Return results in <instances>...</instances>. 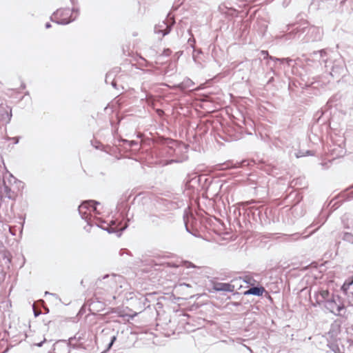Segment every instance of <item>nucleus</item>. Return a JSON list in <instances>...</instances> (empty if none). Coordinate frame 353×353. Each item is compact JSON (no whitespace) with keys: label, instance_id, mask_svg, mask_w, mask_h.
I'll use <instances>...</instances> for the list:
<instances>
[{"label":"nucleus","instance_id":"obj_1","mask_svg":"<svg viewBox=\"0 0 353 353\" xmlns=\"http://www.w3.org/2000/svg\"><path fill=\"white\" fill-rule=\"evenodd\" d=\"M324 307L336 316H343L346 310L344 304L340 301V297L332 294L327 300Z\"/></svg>","mask_w":353,"mask_h":353},{"label":"nucleus","instance_id":"obj_2","mask_svg":"<svg viewBox=\"0 0 353 353\" xmlns=\"http://www.w3.org/2000/svg\"><path fill=\"white\" fill-rule=\"evenodd\" d=\"M305 35L302 38L303 43L321 41L323 36V31L319 27L309 26L305 23Z\"/></svg>","mask_w":353,"mask_h":353},{"label":"nucleus","instance_id":"obj_3","mask_svg":"<svg viewBox=\"0 0 353 353\" xmlns=\"http://www.w3.org/2000/svg\"><path fill=\"white\" fill-rule=\"evenodd\" d=\"M71 15L72 12L70 9H59L53 13L50 19L57 24L67 25L75 19V18L70 19Z\"/></svg>","mask_w":353,"mask_h":353},{"label":"nucleus","instance_id":"obj_4","mask_svg":"<svg viewBox=\"0 0 353 353\" xmlns=\"http://www.w3.org/2000/svg\"><path fill=\"white\" fill-rule=\"evenodd\" d=\"M99 204V202L89 200L83 202L79 206V212L83 219H85L88 223H90V218L89 217L91 210L94 212H97L96 205Z\"/></svg>","mask_w":353,"mask_h":353},{"label":"nucleus","instance_id":"obj_5","mask_svg":"<svg viewBox=\"0 0 353 353\" xmlns=\"http://www.w3.org/2000/svg\"><path fill=\"white\" fill-rule=\"evenodd\" d=\"M77 339V336L70 339V343L65 341H59L54 344V353H70V345L72 341Z\"/></svg>","mask_w":353,"mask_h":353},{"label":"nucleus","instance_id":"obj_6","mask_svg":"<svg viewBox=\"0 0 353 353\" xmlns=\"http://www.w3.org/2000/svg\"><path fill=\"white\" fill-rule=\"evenodd\" d=\"M303 34H305V23L296 26L290 32L283 35V37L286 40L300 39Z\"/></svg>","mask_w":353,"mask_h":353},{"label":"nucleus","instance_id":"obj_7","mask_svg":"<svg viewBox=\"0 0 353 353\" xmlns=\"http://www.w3.org/2000/svg\"><path fill=\"white\" fill-rule=\"evenodd\" d=\"M332 294H330L329 291L327 290H322L314 294V299L316 300V304L318 305H325L327 300L329 299Z\"/></svg>","mask_w":353,"mask_h":353},{"label":"nucleus","instance_id":"obj_8","mask_svg":"<svg viewBox=\"0 0 353 353\" xmlns=\"http://www.w3.org/2000/svg\"><path fill=\"white\" fill-rule=\"evenodd\" d=\"M213 289L217 292H233L234 291V285L227 283H215Z\"/></svg>","mask_w":353,"mask_h":353},{"label":"nucleus","instance_id":"obj_9","mask_svg":"<svg viewBox=\"0 0 353 353\" xmlns=\"http://www.w3.org/2000/svg\"><path fill=\"white\" fill-rule=\"evenodd\" d=\"M164 217L165 216L163 214L157 215L150 214L148 215L150 223L155 226H160L162 223V221L164 220Z\"/></svg>","mask_w":353,"mask_h":353},{"label":"nucleus","instance_id":"obj_10","mask_svg":"<svg viewBox=\"0 0 353 353\" xmlns=\"http://www.w3.org/2000/svg\"><path fill=\"white\" fill-rule=\"evenodd\" d=\"M194 85V83L190 79L186 78L181 83L176 85V87L181 90H185L193 88Z\"/></svg>","mask_w":353,"mask_h":353},{"label":"nucleus","instance_id":"obj_11","mask_svg":"<svg viewBox=\"0 0 353 353\" xmlns=\"http://www.w3.org/2000/svg\"><path fill=\"white\" fill-rule=\"evenodd\" d=\"M263 291L264 288L262 287H252L250 288L245 294H252L255 296H261L262 295Z\"/></svg>","mask_w":353,"mask_h":353},{"label":"nucleus","instance_id":"obj_12","mask_svg":"<svg viewBox=\"0 0 353 353\" xmlns=\"http://www.w3.org/2000/svg\"><path fill=\"white\" fill-rule=\"evenodd\" d=\"M327 56V52L326 50L322 49L321 50L318 51H314L310 54V57L313 59L319 58L318 59L319 61H321V59H323L325 57Z\"/></svg>","mask_w":353,"mask_h":353},{"label":"nucleus","instance_id":"obj_13","mask_svg":"<svg viewBox=\"0 0 353 353\" xmlns=\"http://www.w3.org/2000/svg\"><path fill=\"white\" fill-rule=\"evenodd\" d=\"M352 285H353V278L345 280L344 283L341 286V290L345 295H347L348 290L350 289Z\"/></svg>","mask_w":353,"mask_h":353},{"label":"nucleus","instance_id":"obj_14","mask_svg":"<svg viewBox=\"0 0 353 353\" xmlns=\"http://www.w3.org/2000/svg\"><path fill=\"white\" fill-rule=\"evenodd\" d=\"M127 228V225L125 224L123 227H121L118 228L117 227L108 226L107 228L104 229L108 233H114L116 232H120L119 236L121 235V232L123 231Z\"/></svg>","mask_w":353,"mask_h":353},{"label":"nucleus","instance_id":"obj_15","mask_svg":"<svg viewBox=\"0 0 353 353\" xmlns=\"http://www.w3.org/2000/svg\"><path fill=\"white\" fill-rule=\"evenodd\" d=\"M270 59L274 61H279L281 63H286L288 65H290L291 63L293 61V60L290 58L280 59L274 57H270Z\"/></svg>","mask_w":353,"mask_h":353},{"label":"nucleus","instance_id":"obj_16","mask_svg":"<svg viewBox=\"0 0 353 353\" xmlns=\"http://www.w3.org/2000/svg\"><path fill=\"white\" fill-rule=\"evenodd\" d=\"M342 239L344 241L353 244V234L350 232H343Z\"/></svg>","mask_w":353,"mask_h":353},{"label":"nucleus","instance_id":"obj_17","mask_svg":"<svg viewBox=\"0 0 353 353\" xmlns=\"http://www.w3.org/2000/svg\"><path fill=\"white\" fill-rule=\"evenodd\" d=\"M288 241H296L301 238V235L299 233H294L290 235H286Z\"/></svg>","mask_w":353,"mask_h":353},{"label":"nucleus","instance_id":"obj_18","mask_svg":"<svg viewBox=\"0 0 353 353\" xmlns=\"http://www.w3.org/2000/svg\"><path fill=\"white\" fill-rule=\"evenodd\" d=\"M163 23L165 25V23L163 22ZM171 30V27L166 24V28L163 30H157V27L155 28V32H161L163 34V36H165L168 34Z\"/></svg>","mask_w":353,"mask_h":353},{"label":"nucleus","instance_id":"obj_19","mask_svg":"<svg viewBox=\"0 0 353 353\" xmlns=\"http://www.w3.org/2000/svg\"><path fill=\"white\" fill-rule=\"evenodd\" d=\"M114 76V72H109L106 74L105 81L108 83L111 79Z\"/></svg>","mask_w":353,"mask_h":353},{"label":"nucleus","instance_id":"obj_20","mask_svg":"<svg viewBox=\"0 0 353 353\" xmlns=\"http://www.w3.org/2000/svg\"><path fill=\"white\" fill-rule=\"evenodd\" d=\"M4 192L6 194V196L8 199H12V196L10 194L11 190L8 186H7V185L4 186Z\"/></svg>","mask_w":353,"mask_h":353},{"label":"nucleus","instance_id":"obj_21","mask_svg":"<svg viewBox=\"0 0 353 353\" xmlns=\"http://www.w3.org/2000/svg\"><path fill=\"white\" fill-rule=\"evenodd\" d=\"M202 52H201V50H195L194 48H193V54H192V58L194 59V61L196 62V54H201Z\"/></svg>","mask_w":353,"mask_h":353},{"label":"nucleus","instance_id":"obj_22","mask_svg":"<svg viewBox=\"0 0 353 353\" xmlns=\"http://www.w3.org/2000/svg\"><path fill=\"white\" fill-rule=\"evenodd\" d=\"M171 54H172V51H171V50H170V49H169V48H167V49H165V50L163 51V52H162L161 55H162V56H165V57H169Z\"/></svg>","mask_w":353,"mask_h":353},{"label":"nucleus","instance_id":"obj_23","mask_svg":"<svg viewBox=\"0 0 353 353\" xmlns=\"http://www.w3.org/2000/svg\"><path fill=\"white\" fill-rule=\"evenodd\" d=\"M261 53L263 56L264 59H266V58L270 59V56H269L268 51L262 50Z\"/></svg>","mask_w":353,"mask_h":353},{"label":"nucleus","instance_id":"obj_24","mask_svg":"<svg viewBox=\"0 0 353 353\" xmlns=\"http://www.w3.org/2000/svg\"><path fill=\"white\" fill-rule=\"evenodd\" d=\"M117 339V337L116 336H113L112 338H111V341L108 345V348H110L114 343V342L116 341Z\"/></svg>","mask_w":353,"mask_h":353},{"label":"nucleus","instance_id":"obj_25","mask_svg":"<svg viewBox=\"0 0 353 353\" xmlns=\"http://www.w3.org/2000/svg\"><path fill=\"white\" fill-rule=\"evenodd\" d=\"M188 43L191 45V46L192 47V48H194V43H195V40L194 39H188Z\"/></svg>","mask_w":353,"mask_h":353},{"label":"nucleus","instance_id":"obj_26","mask_svg":"<svg viewBox=\"0 0 353 353\" xmlns=\"http://www.w3.org/2000/svg\"><path fill=\"white\" fill-rule=\"evenodd\" d=\"M142 302H143L144 306L146 307V305H145L146 303L149 302L148 297L147 296L144 297ZM147 307H149V305H147Z\"/></svg>","mask_w":353,"mask_h":353},{"label":"nucleus","instance_id":"obj_27","mask_svg":"<svg viewBox=\"0 0 353 353\" xmlns=\"http://www.w3.org/2000/svg\"><path fill=\"white\" fill-rule=\"evenodd\" d=\"M33 310H34V314L35 316H38L39 315H40L41 314V312L40 311H37L34 309V305H33Z\"/></svg>","mask_w":353,"mask_h":353},{"label":"nucleus","instance_id":"obj_28","mask_svg":"<svg viewBox=\"0 0 353 353\" xmlns=\"http://www.w3.org/2000/svg\"><path fill=\"white\" fill-rule=\"evenodd\" d=\"M291 0H283V5L284 7H286L290 2Z\"/></svg>","mask_w":353,"mask_h":353},{"label":"nucleus","instance_id":"obj_29","mask_svg":"<svg viewBox=\"0 0 353 353\" xmlns=\"http://www.w3.org/2000/svg\"><path fill=\"white\" fill-rule=\"evenodd\" d=\"M111 85H112V87H114V88H117V83L116 81L112 79V80L111 81Z\"/></svg>","mask_w":353,"mask_h":353},{"label":"nucleus","instance_id":"obj_30","mask_svg":"<svg viewBox=\"0 0 353 353\" xmlns=\"http://www.w3.org/2000/svg\"><path fill=\"white\" fill-rule=\"evenodd\" d=\"M46 339H44V340H43V341H41V342H40V343H37V344H36V345H37V346H38V347H41V346H42V345H43V343L44 342H46Z\"/></svg>","mask_w":353,"mask_h":353},{"label":"nucleus","instance_id":"obj_31","mask_svg":"<svg viewBox=\"0 0 353 353\" xmlns=\"http://www.w3.org/2000/svg\"><path fill=\"white\" fill-rule=\"evenodd\" d=\"M124 253L128 254V251H127V250H120L119 254H120V255H121V256H122Z\"/></svg>","mask_w":353,"mask_h":353},{"label":"nucleus","instance_id":"obj_32","mask_svg":"<svg viewBox=\"0 0 353 353\" xmlns=\"http://www.w3.org/2000/svg\"><path fill=\"white\" fill-rule=\"evenodd\" d=\"M185 263L188 264L187 268H190V267L194 268V265L193 264H192L190 262H185Z\"/></svg>","mask_w":353,"mask_h":353},{"label":"nucleus","instance_id":"obj_33","mask_svg":"<svg viewBox=\"0 0 353 353\" xmlns=\"http://www.w3.org/2000/svg\"><path fill=\"white\" fill-rule=\"evenodd\" d=\"M326 0H312V2H318V3H321V2H324Z\"/></svg>","mask_w":353,"mask_h":353},{"label":"nucleus","instance_id":"obj_34","mask_svg":"<svg viewBox=\"0 0 353 353\" xmlns=\"http://www.w3.org/2000/svg\"><path fill=\"white\" fill-rule=\"evenodd\" d=\"M13 140H14V143H17L19 142V138L18 137H14L12 138Z\"/></svg>","mask_w":353,"mask_h":353},{"label":"nucleus","instance_id":"obj_35","mask_svg":"<svg viewBox=\"0 0 353 353\" xmlns=\"http://www.w3.org/2000/svg\"><path fill=\"white\" fill-rule=\"evenodd\" d=\"M50 27H51V24L50 23L48 22V23H46V28H50Z\"/></svg>","mask_w":353,"mask_h":353},{"label":"nucleus","instance_id":"obj_36","mask_svg":"<svg viewBox=\"0 0 353 353\" xmlns=\"http://www.w3.org/2000/svg\"><path fill=\"white\" fill-rule=\"evenodd\" d=\"M334 353H343V352L340 351L339 347H337V349L336 350H334Z\"/></svg>","mask_w":353,"mask_h":353},{"label":"nucleus","instance_id":"obj_37","mask_svg":"<svg viewBox=\"0 0 353 353\" xmlns=\"http://www.w3.org/2000/svg\"><path fill=\"white\" fill-rule=\"evenodd\" d=\"M303 156H305V154H301V153H299V154H298L296 155V157H297L298 158H299V157H303Z\"/></svg>","mask_w":353,"mask_h":353},{"label":"nucleus","instance_id":"obj_38","mask_svg":"<svg viewBox=\"0 0 353 353\" xmlns=\"http://www.w3.org/2000/svg\"><path fill=\"white\" fill-rule=\"evenodd\" d=\"M135 143H136L135 141H130V145L132 146V145H134Z\"/></svg>","mask_w":353,"mask_h":353},{"label":"nucleus","instance_id":"obj_39","mask_svg":"<svg viewBox=\"0 0 353 353\" xmlns=\"http://www.w3.org/2000/svg\"><path fill=\"white\" fill-rule=\"evenodd\" d=\"M109 277H110V275L106 274V275H105V276L103 277V279H108V278H109Z\"/></svg>","mask_w":353,"mask_h":353},{"label":"nucleus","instance_id":"obj_40","mask_svg":"<svg viewBox=\"0 0 353 353\" xmlns=\"http://www.w3.org/2000/svg\"><path fill=\"white\" fill-rule=\"evenodd\" d=\"M306 154L308 155H312L311 152L310 150L306 151Z\"/></svg>","mask_w":353,"mask_h":353},{"label":"nucleus","instance_id":"obj_41","mask_svg":"<svg viewBox=\"0 0 353 353\" xmlns=\"http://www.w3.org/2000/svg\"><path fill=\"white\" fill-rule=\"evenodd\" d=\"M115 277H116V275H114V274H112V275L111 276V278H112V279H114V280Z\"/></svg>","mask_w":353,"mask_h":353},{"label":"nucleus","instance_id":"obj_42","mask_svg":"<svg viewBox=\"0 0 353 353\" xmlns=\"http://www.w3.org/2000/svg\"><path fill=\"white\" fill-rule=\"evenodd\" d=\"M245 347H246V348H247L248 350H249L250 351H252V350L250 349V347H248V346H245Z\"/></svg>","mask_w":353,"mask_h":353},{"label":"nucleus","instance_id":"obj_43","mask_svg":"<svg viewBox=\"0 0 353 353\" xmlns=\"http://www.w3.org/2000/svg\"><path fill=\"white\" fill-rule=\"evenodd\" d=\"M219 10H220L221 11H223L222 7H221V6H219Z\"/></svg>","mask_w":353,"mask_h":353},{"label":"nucleus","instance_id":"obj_44","mask_svg":"<svg viewBox=\"0 0 353 353\" xmlns=\"http://www.w3.org/2000/svg\"><path fill=\"white\" fill-rule=\"evenodd\" d=\"M186 230L190 232V231H189V230H188L187 226H186Z\"/></svg>","mask_w":353,"mask_h":353},{"label":"nucleus","instance_id":"obj_45","mask_svg":"<svg viewBox=\"0 0 353 353\" xmlns=\"http://www.w3.org/2000/svg\"><path fill=\"white\" fill-rule=\"evenodd\" d=\"M323 61L325 63L326 62V59H323Z\"/></svg>","mask_w":353,"mask_h":353},{"label":"nucleus","instance_id":"obj_46","mask_svg":"<svg viewBox=\"0 0 353 353\" xmlns=\"http://www.w3.org/2000/svg\"><path fill=\"white\" fill-rule=\"evenodd\" d=\"M74 0H71L72 2H73Z\"/></svg>","mask_w":353,"mask_h":353}]
</instances>
